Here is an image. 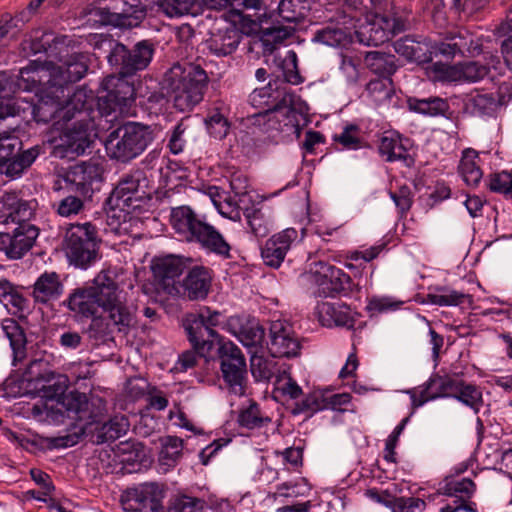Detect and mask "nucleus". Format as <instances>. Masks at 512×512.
Here are the masks:
<instances>
[{
	"label": "nucleus",
	"mask_w": 512,
	"mask_h": 512,
	"mask_svg": "<svg viewBox=\"0 0 512 512\" xmlns=\"http://www.w3.org/2000/svg\"><path fill=\"white\" fill-rule=\"evenodd\" d=\"M118 283L109 271L99 272L91 284L74 289L64 305L76 320L89 319L101 310L119 332L127 333L135 323V311L120 299Z\"/></svg>",
	"instance_id": "1"
},
{
	"label": "nucleus",
	"mask_w": 512,
	"mask_h": 512,
	"mask_svg": "<svg viewBox=\"0 0 512 512\" xmlns=\"http://www.w3.org/2000/svg\"><path fill=\"white\" fill-rule=\"evenodd\" d=\"M63 406L68 417L75 419L76 423L67 434L49 438L48 446L50 448L72 447L81 439H87L97 445L111 442L106 434L107 428L103 415L90 409V403L84 393L70 392L64 399Z\"/></svg>",
	"instance_id": "2"
},
{
	"label": "nucleus",
	"mask_w": 512,
	"mask_h": 512,
	"mask_svg": "<svg viewBox=\"0 0 512 512\" xmlns=\"http://www.w3.org/2000/svg\"><path fill=\"white\" fill-rule=\"evenodd\" d=\"M170 224L175 233L187 243L199 245L203 250L223 259L231 258V245L206 216L201 215L188 205L173 207Z\"/></svg>",
	"instance_id": "3"
},
{
	"label": "nucleus",
	"mask_w": 512,
	"mask_h": 512,
	"mask_svg": "<svg viewBox=\"0 0 512 512\" xmlns=\"http://www.w3.org/2000/svg\"><path fill=\"white\" fill-rule=\"evenodd\" d=\"M164 84L173 106L187 112L204 99L209 77L199 64L176 63L165 73Z\"/></svg>",
	"instance_id": "4"
},
{
	"label": "nucleus",
	"mask_w": 512,
	"mask_h": 512,
	"mask_svg": "<svg viewBox=\"0 0 512 512\" xmlns=\"http://www.w3.org/2000/svg\"><path fill=\"white\" fill-rule=\"evenodd\" d=\"M295 98L293 92L278 85L277 80H271L249 95V103L268 115L270 127L289 135L299 132Z\"/></svg>",
	"instance_id": "5"
},
{
	"label": "nucleus",
	"mask_w": 512,
	"mask_h": 512,
	"mask_svg": "<svg viewBox=\"0 0 512 512\" xmlns=\"http://www.w3.org/2000/svg\"><path fill=\"white\" fill-rule=\"evenodd\" d=\"M154 139V130L150 126L127 122L109 133L105 147L111 159L128 163L140 156Z\"/></svg>",
	"instance_id": "6"
},
{
	"label": "nucleus",
	"mask_w": 512,
	"mask_h": 512,
	"mask_svg": "<svg viewBox=\"0 0 512 512\" xmlns=\"http://www.w3.org/2000/svg\"><path fill=\"white\" fill-rule=\"evenodd\" d=\"M104 46L108 48L106 59L113 75L124 77H132L138 71L146 69L155 53V46L150 40H141L132 49H128L123 43L105 38L99 47Z\"/></svg>",
	"instance_id": "7"
},
{
	"label": "nucleus",
	"mask_w": 512,
	"mask_h": 512,
	"mask_svg": "<svg viewBox=\"0 0 512 512\" xmlns=\"http://www.w3.org/2000/svg\"><path fill=\"white\" fill-rule=\"evenodd\" d=\"M101 238L91 222L70 224L64 236V251L71 265L87 269L100 257Z\"/></svg>",
	"instance_id": "8"
},
{
	"label": "nucleus",
	"mask_w": 512,
	"mask_h": 512,
	"mask_svg": "<svg viewBox=\"0 0 512 512\" xmlns=\"http://www.w3.org/2000/svg\"><path fill=\"white\" fill-rule=\"evenodd\" d=\"M217 358L223 381L228 390L238 396L244 395L248 383V370L241 349L234 342L220 338Z\"/></svg>",
	"instance_id": "9"
},
{
	"label": "nucleus",
	"mask_w": 512,
	"mask_h": 512,
	"mask_svg": "<svg viewBox=\"0 0 512 512\" xmlns=\"http://www.w3.org/2000/svg\"><path fill=\"white\" fill-rule=\"evenodd\" d=\"M147 178L143 171L136 170L124 175L107 198L111 209H119L126 213L141 210L151 199L150 192L145 190Z\"/></svg>",
	"instance_id": "10"
},
{
	"label": "nucleus",
	"mask_w": 512,
	"mask_h": 512,
	"mask_svg": "<svg viewBox=\"0 0 512 512\" xmlns=\"http://www.w3.org/2000/svg\"><path fill=\"white\" fill-rule=\"evenodd\" d=\"M93 123L87 116L74 119L61 132L58 138L50 140L51 155L56 158H75L85 153L93 143Z\"/></svg>",
	"instance_id": "11"
},
{
	"label": "nucleus",
	"mask_w": 512,
	"mask_h": 512,
	"mask_svg": "<svg viewBox=\"0 0 512 512\" xmlns=\"http://www.w3.org/2000/svg\"><path fill=\"white\" fill-rule=\"evenodd\" d=\"M103 167L95 161H82L69 166L58 175L54 191L79 193L92 198L94 185L102 181Z\"/></svg>",
	"instance_id": "12"
},
{
	"label": "nucleus",
	"mask_w": 512,
	"mask_h": 512,
	"mask_svg": "<svg viewBox=\"0 0 512 512\" xmlns=\"http://www.w3.org/2000/svg\"><path fill=\"white\" fill-rule=\"evenodd\" d=\"M315 267L312 280L317 286L319 296L350 297L360 291L359 285L342 269L321 261Z\"/></svg>",
	"instance_id": "13"
},
{
	"label": "nucleus",
	"mask_w": 512,
	"mask_h": 512,
	"mask_svg": "<svg viewBox=\"0 0 512 512\" xmlns=\"http://www.w3.org/2000/svg\"><path fill=\"white\" fill-rule=\"evenodd\" d=\"M129 77L108 75L102 82L97 105L102 114L109 115L116 110L123 111L135 100V89Z\"/></svg>",
	"instance_id": "14"
},
{
	"label": "nucleus",
	"mask_w": 512,
	"mask_h": 512,
	"mask_svg": "<svg viewBox=\"0 0 512 512\" xmlns=\"http://www.w3.org/2000/svg\"><path fill=\"white\" fill-rule=\"evenodd\" d=\"M101 20L118 28L140 26L147 15V8L141 0H109V4L99 8Z\"/></svg>",
	"instance_id": "15"
},
{
	"label": "nucleus",
	"mask_w": 512,
	"mask_h": 512,
	"mask_svg": "<svg viewBox=\"0 0 512 512\" xmlns=\"http://www.w3.org/2000/svg\"><path fill=\"white\" fill-rule=\"evenodd\" d=\"M165 485L146 482L127 490L122 504L127 512H165Z\"/></svg>",
	"instance_id": "16"
},
{
	"label": "nucleus",
	"mask_w": 512,
	"mask_h": 512,
	"mask_svg": "<svg viewBox=\"0 0 512 512\" xmlns=\"http://www.w3.org/2000/svg\"><path fill=\"white\" fill-rule=\"evenodd\" d=\"M62 88L47 83V86L41 90L40 98L37 103L33 99H28L29 108H25V119H32L36 123L47 124L54 119L62 120V108L66 98Z\"/></svg>",
	"instance_id": "17"
},
{
	"label": "nucleus",
	"mask_w": 512,
	"mask_h": 512,
	"mask_svg": "<svg viewBox=\"0 0 512 512\" xmlns=\"http://www.w3.org/2000/svg\"><path fill=\"white\" fill-rule=\"evenodd\" d=\"M39 229L31 223H20L12 233H0V252L10 260L22 259L34 246Z\"/></svg>",
	"instance_id": "18"
},
{
	"label": "nucleus",
	"mask_w": 512,
	"mask_h": 512,
	"mask_svg": "<svg viewBox=\"0 0 512 512\" xmlns=\"http://www.w3.org/2000/svg\"><path fill=\"white\" fill-rule=\"evenodd\" d=\"M224 329L248 348L258 350L262 347L265 329L254 317L245 315L230 316L224 325Z\"/></svg>",
	"instance_id": "19"
},
{
	"label": "nucleus",
	"mask_w": 512,
	"mask_h": 512,
	"mask_svg": "<svg viewBox=\"0 0 512 512\" xmlns=\"http://www.w3.org/2000/svg\"><path fill=\"white\" fill-rule=\"evenodd\" d=\"M151 268L156 281L163 290L171 295L180 293L176 279L186 268L183 257L176 255L156 257L152 261Z\"/></svg>",
	"instance_id": "20"
},
{
	"label": "nucleus",
	"mask_w": 512,
	"mask_h": 512,
	"mask_svg": "<svg viewBox=\"0 0 512 512\" xmlns=\"http://www.w3.org/2000/svg\"><path fill=\"white\" fill-rule=\"evenodd\" d=\"M36 205V200H24L15 192H6L0 200V224L29 223Z\"/></svg>",
	"instance_id": "21"
},
{
	"label": "nucleus",
	"mask_w": 512,
	"mask_h": 512,
	"mask_svg": "<svg viewBox=\"0 0 512 512\" xmlns=\"http://www.w3.org/2000/svg\"><path fill=\"white\" fill-rule=\"evenodd\" d=\"M297 238L298 232L295 228H287L271 236L261 249L264 264L279 268Z\"/></svg>",
	"instance_id": "22"
},
{
	"label": "nucleus",
	"mask_w": 512,
	"mask_h": 512,
	"mask_svg": "<svg viewBox=\"0 0 512 512\" xmlns=\"http://www.w3.org/2000/svg\"><path fill=\"white\" fill-rule=\"evenodd\" d=\"M356 21L353 20L352 24H344L343 13H341L337 22L331 20L316 29L312 41L333 48H344L352 42L350 29L356 26Z\"/></svg>",
	"instance_id": "23"
},
{
	"label": "nucleus",
	"mask_w": 512,
	"mask_h": 512,
	"mask_svg": "<svg viewBox=\"0 0 512 512\" xmlns=\"http://www.w3.org/2000/svg\"><path fill=\"white\" fill-rule=\"evenodd\" d=\"M88 58L83 53H76L60 66L50 77L48 83L55 88L69 90V86L81 80L88 71Z\"/></svg>",
	"instance_id": "24"
},
{
	"label": "nucleus",
	"mask_w": 512,
	"mask_h": 512,
	"mask_svg": "<svg viewBox=\"0 0 512 512\" xmlns=\"http://www.w3.org/2000/svg\"><path fill=\"white\" fill-rule=\"evenodd\" d=\"M212 271L204 266H194L191 268L182 282H178V287L182 288L183 297L191 301L204 300L211 289Z\"/></svg>",
	"instance_id": "25"
},
{
	"label": "nucleus",
	"mask_w": 512,
	"mask_h": 512,
	"mask_svg": "<svg viewBox=\"0 0 512 512\" xmlns=\"http://www.w3.org/2000/svg\"><path fill=\"white\" fill-rule=\"evenodd\" d=\"M243 34L239 28L231 23L224 27L213 29L210 37L206 41L208 50L217 57H225L233 54L241 40Z\"/></svg>",
	"instance_id": "26"
},
{
	"label": "nucleus",
	"mask_w": 512,
	"mask_h": 512,
	"mask_svg": "<svg viewBox=\"0 0 512 512\" xmlns=\"http://www.w3.org/2000/svg\"><path fill=\"white\" fill-rule=\"evenodd\" d=\"M269 351L273 357H295L301 348L297 338L293 336L291 328L281 321H275L270 326Z\"/></svg>",
	"instance_id": "27"
},
{
	"label": "nucleus",
	"mask_w": 512,
	"mask_h": 512,
	"mask_svg": "<svg viewBox=\"0 0 512 512\" xmlns=\"http://www.w3.org/2000/svg\"><path fill=\"white\" fill-rule=\"evenodd\" d=\"M394 51L408 61L426 64L433 59V44L427 38L404 36L393 43Z\"/></svg>",
	"instance_id": "28"
},
{
	"label": "nucleus",
	"mask_w": 512,
	"mask_h": 512,
	"mask_svg": "<svg viewBox=\"0 0 512 512\" xmlns=\"http://www.w3.org/2000/svg\"><path fill=\"white\" fill-rule=\"evenodd\" d=\"M185 330L190 343L200 357H206L213 348V339L217 342L221 338L215 329L207 327L203 320H198L191 315L185 321Z\"/></svg>",
	"instance_id": "29"
},
{
	"label": "nucleus",
	"mask_w": 512,
	"mask_h": 512,
	"mask_svg": "<svg viewBox=\"0 0 512 512\" xmlns=\"http://www.w3.org/2000/svg\"><path fill=\"white\" fill-rule=\"evenodd\" d=\"M319 320L323 326L354 329L360 314L344 303L324 302L318 307Z\"/></svg>",
	"instance_id": "30"
},
{
	"label": "nucleus",
	"mask_w": 512,
	"mask_h": 512,
	"mask_svg": "<svg viewBox=\"0 0 512 512\" xmlns=\"http://www.w3.org/2000/svg\"><path fill=\"white\" fill-rule=\"evenodd\" d=\"M65 94L67 96L64 100L65 105H63L62 108L64 122H70L85 116L89 118L88 111L92 109L94 99L92 90L80 87L77 88L72 95H70V89L65 91Z\"/></svg>",
	"instance_id": "31"
},
{
	"label": "nucleus",
	"mask_w": 512,
	"mask_h": 512,
	"mask_svg": "<svg viewBox=\"0 0 512 512\" xmlns=\"http://www.w3.org/2000/svg\"><path fill=\"white\" fill-rule=\"evenodd\" d=\"M64 292L59 274L45 271L33 284L32 297L36 303L48 304L58 300Z\"/></svg>",
	"instance_id": "32"
},
{
	"label": "nucleus",
	"mask_w": 512,
	"mask_h": 512,
	"mask_svg": "<svg viewBox=\"0 0 512 512\" xmlns=\"http://www.w3.org/2000/svg\"><path fill=\"white\" fill-rule=\"evenodd\" d=\"M474 40L467 31L450 33L444 41L433 45V54H441L446 58H454L456 55L464 56L473 53L476 47H472Z\"/></svg>",
	"instance_id": "33"
},
{
	"label": "nucleus",
	"mask_w": 512,
	"mask_h": 512,
	"mask_svg": "<svg viewBox=\"0 0 512 512\" xmlns=\"http://www.w3.org/2000/svg\"><path fill=\"white\" fill-rule=\"evenodd\" d=\"M359 41L367 46H379L391 39L389 22L386 16L376 14L374 19L357 31Z\"/></svg>",
	"instance_id": "34"
},
{
	"label": "nucleus",
	"mask_w": 512,
	"mask_h": 512,
	"mask_svg": "<svg viewBox=\"0 0 512 512\" xmlns=\"http://www.w3.org/2000/svg\"><path fill=\"white\" fill-rule=\"evenodd\" d=\"M378 151L387 162L403 161L410 165L413 161L403 144V139L396 132H386L379 141Z\"/></svg>",
	"instance_id": "35"
},
{
	"label": "nucleus",
	"mask_w": 512,
	"mask_h": 512,
	"mask_svg": "<svg viewBox=\"0 0 512 512\" xmlns=\"http://www.w3.org/2000/svg\"><path fill=\"white\" fill-rule=\"evenodd\" d=\"M499 108L494 93L475 90L467 95L464 109L467 113L477 117H492Z\"/></svg>",
	"instance_id": "36"
},
{
	"label": "nucleus",
	"mask_w": 512,
	"mask_h": 512,
	"mask_svg": "<svg viewBox=\"0 0 512 512\" xmlns=\"http://www.w3.org/2000/svg\"><path fill=\"white\" fill-rule=\"evenodd\" d=\"M205 125L210 136L222 140L230 130L228 109L222 102L214 103L207 111Z\"/></svg>",
	"instance_id": "37"
},
{
	"label": "nucleus",
	"mask_w": 512,
	"mask_h": 512,
	"mask_svg": "<svg viewBox=\"0 0 512 512\" xmlns=\"http://www.w3.org/2000/svg\"><path fill=\"white\" fill-rule=\"evenodd\" d=\"M442 376L432 374L430 378L418 388L407 390V394L411 398L412 408L416 409L423 406L430 400L443 398V389L441 388Z\"/></svg>",
	"instance_id": "38"
},
{
	"label": "nucleus",
	"mask_w": 512,
	"mask_h": 512,
	"mask_svg": "<svg viewBox=\"0 0 512 512\" xmlns=\"http://www.w3.org/2000/svg\"><path fill=\"white\" fill-rule=\"evenodd\" d=\"M440 490L442 494L454 498L450 504H455L457 500L461 501L463 505L474 504V511L462 512H477V504L470 501L476 490V485L470 478L447 480Z\"/></svg>",
	"instance_id": "39"
},
{
	"label": "nucleus",
	"mask_w": 512,
	"mask_h": 512,
	"mask_svg": "<svg viewBox=\"0 0 512 512\" xmlns=\"http://www.w3.org/2000/svg\"><path fill=\"white\" fill-rule=\"evenodd\" d=\"M156 5L158 11L170 19L196 16L202 11L199 0H158Z\"/></svg>",
	"instance_id": "40"
},
{
	"label": "nucleus",
	"mask_w": 512,
	"mask_h": 512,
	"mask_svg": "<svg viewBox=\"0 0 512 512\" xmlns=\"http://www.w3.org/2000/svg\"><path fill=\"white\" fill-rule=\"evenodd\" d=\"M58 193L59 200L52 205L55 212L65 218H70L81 214L85 210V202L90 200L79 193L55 191Z\"/></svg>",
	"instance_id": "41"
},
{
	"label": "nucleus",
	"mask_w": 512,
	"mask_h": 512,
	"mask_svg": "<svg viewBox=\"0 0 512 512\" xmlns=\"http://www.w3.org/2000/svg\"><path fill=\"white\" fill-rule=\"evenodd\" d=\"M364 62L370 71L380 77L391 78L399 67L395 55L381 51L367 52L364 57Z\"/></svg>",
	"instance_id": "42"
},
{
	"label": "nucleus",
	"mask_w": 512,
	"mask_h": 512,
	"mask_svg": "<svg viewBox=\"0 0 512 512\" xmlns=\"http://www.w3.org/2000/svg\"><path fill=\"white\" fill-rule=\"evenodd\" d=\"M316 0H280L277 6L279 16L287 22H301L312 9Z\"/></svg>",
	"instance_id": "43"
},
{
	"label": "nucleus",
	"mask_w": 512,
	"mask_h": 512,
	"mask_svg": "<svg viewBox=\"0 0 512 512\" xmlns=\"http://www.w3.org/2000/svg\"><path fill=\"white\" fill-rule=\"evenodd\" d=\"M193 136V128L189 120L183 118L168 132L167 148L173 155H178L182 153L186 145L193 140Z\"/></svg>",
	"instance_id": "44"
},
{
	"label": "nucleus",
	"mask_w": 512,
	"mask_h": 512,
	"mask_svg": "<svg viewBox=\"0 0 512 512\" xmlns=\"http://www.w3.org/2000/svg\"><path fill=\"white\" fill-rule=\"evenodd\" d=\"M44 69L39 61H30L29 64L20 69L15 80L11 83L21 91L32 92L38 88L41 83L40 72Z\"/></svg>",
	"instance_id": "45"
},
{
	"label": "nucleus",
	"mask_w": 512,
	"mask_h": 512,
	"mask_svg": "<svg viewBox=\"0 0 512 512\" xmlns=\"http://www.w3.org/2000/svg\"><path fill=\"white\" fill-rule=\"evenodd\" d=\"M409 108L412 111L428 116H445L450 109V105L446 99L440 97L429 98H409Z\"/></svg>",
	"instance_id": "46"
},
{
	"label": "nucleus",
	"mask_w": 512,
	"mask_h": 512,
	"mask_svg": "<svg viewBox=\"0 0 512 512\" xmlns=\"http://www.w3.org/2000/svg\"><path fill=\"white\" fill-rule=\"evenodd\" d=\"M478 154L476 151L467 149L463 152V156L459 163V173L465 183L469 186L476 187L480 183L483 172L476 162Z\"/></svg>",
	"instance_id": "47"
},
{
	"label": "nucleus",
	"mask_w": 512,
	"mask_h": 512,
	"mask_svg": "<svg viewBox=\"0 0 512 512\" xmlns=\"http://www.w3.org/2000/svg\"><path fill=\"white\" fill-rule=\"evenodd\" d=\"M366 92L376 105L388 104L395 93L393 80L390 77L371 79L366 85Z\"/></svg>",
	"instance_id": "48"
},
{
	"label": "nucleus",
	"mask_w": 512,
	"mask_h": 512,
	"mask_svg": "<svg viewBox=\"0 0 512 512\" xmlns=\"http://www.w3.org/2000/svg\"><path fill=\"white\" fill-rule=\"evenodd\" d=\"M270 421L269 417L263 416L259 405L255 401H251L247 407L240 409L237 417L239 426L246 429L261 428Z\"/></svg>",
	"instance_id": "49"
},
{
	"label": "nucleus",
	"mask_w": 512,
	"mask_h": 512,
	"mask_svg": "<svg viewBox=\"0 0 512 512\" xmlns=\"http://www.w3.org/2000/svg\"><path fill=\"white\" fill-rule=\"evenodd\" d=\"M183 440L177 436H168L160 451L159 461L167 467H174L182 457Z\"/></svg>",
	"instance_id": "50"
},
{
	"label": "nucleus",
	"mask_w": 512,
	"mask_h": 512,
	"mask_svg": "<svg viewBox=\"0 0 512 512\" xmlns=\"http://www.w3.org/2000/svg\"><path fill=\"white\" fill-rule=\"evenodd\" d=\"M52 372L49 368V362L44 359L31 360L23 373L24 381L34 384V388L44 382L49 376H52Z\"/></svg>",
	"instance_id": "51"
},
{
	"label": "nucleus",
	"mask_w": 512,
	"mask_h": 512,
	"mask_svg": "<svg viewBox=\"0 0 512 512\" xmlns=\"http://www.w3.org/2000/svg\"><path fill=\"white\" fill-rule=\"evenodd\" d=\"M282 77L283 79L280 80L279 76H277L275 80L278 81V85L286 87L287 90V83L298 85L303 82L297 67V55L294 51H289L282 62ZM289 91L291 90L289 89Z\"/></svg>",
	"instance_id": "52"
},
{
	"label": "nucleus",
	"mask_w": 512,
	"mask_h": 512,
	"mask_svg": "<svg viewBox=\"0 0 512 512\" xmlns=\"http://www.w3.org/2000/svg\"><path fill=\"white\" fill-rule=\"evenodd\" d=\"M436 291L441 293H428L426 298L427 302L438 306H457L462 304L467 297L462 292L449 290L446 287H438Z\"/></svg>",
	"instance_id": "53"
},
{
	"label": "nucleus",
	"mask_w": 512,
	"mask_h": 512,
	"mask_svg": "<svg viewBox=\"0 0 512 512\" xmlns=\"http://www.w3.org/2000/svg\"><path fill=\"white\" fill-rule=\"evenodd\" d=\"M36 389L42 391L44 397L48 399L63 397L62 403L69 395H65L67 389L66 379L61 375H56L54 372H52V376H49V378L42 382Z\"/></svg>",
	"instance_id": "54"
},
{
	"label": "nucleus",
	"mask_w": 512,
	"mask_h": 512,
	"mask_svg": "<svg viewBox=\"0 0 512 512\" xmlns=\"http://www.w3.org/2000/svg\"><path fill=\"white\" fill-rule=\"evenodd\" d=\"M244 215L246 217L250 232L255 237L262 238L268 235V221L261 209L255 207L247 208L244 211Z\"/></svg>",
	"instance_id": "55"
},
{
	"label": "nucleus",
	"mask_w": 512,
	"mask_h": 512,
	"mask_svg": "<svg viewBox=\"0 0 512 512\" xmlns=\"http://www.w3.org/2000/svg\"><path fill=\"white\" fill-rule=\"evenodd\" d=\"M91 319V323L88 326V334L90 338L95 340H103L108 337L112 332L113 328L117 327L113 324V322L108 318V314L103 316L102 314H95Z\"/></svg>",
	"instance_id": "56"
},
{
	"label": "nucleus",
	"mask_w": 512,
	"mask_h": 512,
	"mask_svg": "<svg viewBox=\"0 0 512 512\" xmlns=\"http://www.w3.org/2000/svg\"><path fill=\"white\" fill-rule=\"evenodd\" d=\"M464 405L470 407L475 413H478L483 404L482 391L474 384L465 383L463 381L456 398Z\"/></svg>",
	"instance_id": "57"
},
{
	"label": "nucleus",
	"mask_w": 512,
	"mask_h": 512,
	"mask_svg": "<svg viewBox=\"0 0 512 512\" xmlns=\"http://www.w3.org/2000/svg\"><path fill=\"white\" fill-rule=\"evenodd\" d=\"M499 32L505 36L501 43V53L506 65L512 70V8L506 13V18L499 27Z\"/></svg>",
	"instance_id": "58"
},
{
	"label": "nucleus",
	"mask_w": 512,
	"mask_h": 512,
	"mask_svg": "<svg viewBox=\"0 0 512 512\" xmlns=\"http://www.w3.org/2000/svg\"><path fill=\"white\" fill-rule=\"evenodd\" d=\"M459 65L463 82H478L484 79L490 72V68L479 61H465L459 63Z\"/></svg>",
	"instance_id": "59"
},
{
	"label": "nucleus",
	"mask_w": 512,
	"mask_h": 512,
	"mask_svg": "<svg viewBox=\"0 0 512 512\" xmlns=\"http://www.w3.org/2000/svg\"><path fill=\"white\" fill-rule=\"evenodd\" d=\"M290 34V31L282 26H273L263 30L261 41L264 52L272 53L276 49V44L282 43Z\"/></svg>",
	"instance_id": "60"
},
{
	"label": "nucleus",
	"mask_w": 512,
	"mask_h": 512,
	"mask_svg": "<svg viewBox=\"0 0 512 512\" xmlns=\"http://www.w3.org/2000/svg\"><path fill=\"white\" fill-rule=\"evenodd\" d=\"M327 408V398L321 393L314 392L307 395L301 402L295 404L293 409L294 414L310 413L313 414L317 411Z\"/></svg>",
	"instance_id": "61"
},
{
	"label": "nucleus",
	"mask_w": 512,
	"mask_h": 512,
	"mask_svg": "<svg viewBox=\"0 0 512 512\" xmlns=\"http://www.w3.org/2000/svg\"><path fill=\"white\" fill-rule=\"evenodd\" d=\"M327 5L339 6L343 13V23L352 24L362 14V2L359 0H326Z\"/></svg>",
	"instance_id": "62"
},
{
	"label": "nucleus",
	"mask_w": 512,
	"mask_h": 512,
	"mask_svg": "<svg viewBox=\"0 0 512 512\" xmlns=\"http://www.w3.org/2000/svg\"><path fill=\"white\" fill-rule=\"evenodd\" d=\"M25 108H29L28 99L21 97H13L6 101L0 102V120L7 117L19 116L25 119Z\"/></svg>",
	"instance_id": "63"
},
{
	"label": "nucleus",
	"mask_w": 512,
	"mask_h": 512,
	"mask_svg": "<svg viewBox=\"0 0 512 512\" xmlns=\"http://www.w3.org/2000/svg\"><path fill=\"white\" fill-rule=\"evenodd\" d=\"M360 129L355 124H349L344 127L339 135H334L333 140L348 150H357L361 148Z\"/></svg>",
	"instance_id": "64"
}]
</instances>
